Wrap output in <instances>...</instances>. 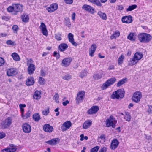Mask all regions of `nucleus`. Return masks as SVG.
I'll return each instance as SVG.
<instances>
[{
	"mask_svg": "<svg viewBox=\"0 0 152 152\" xmlns=\"http://www.w3.org/2000/svg\"><path fill=\"white\" fill-rule=\"evenodd\" d=\"M116 80L115 77L112 78L107 80L102 86L101 88L103 90L105 89L108 86L113 84Z\"/></svg>",
	"mask_w": 152,
	"mask_h": 152,
	"instance_id": "nucleus-6",
	"label": "nucleus"
},
{
	"mask_svg": "<svg viewBox=\"0 0 152 152\" xmlns=\"http://www.w3.org/2000/svg\"><path fill=\"white\" fill-rule=\"evenodd\" d=\"M124 56L123 55H121L119 57L118 59V64L120 65H121L123 62L124 59Z\"/></svg>",
	"mask_w": 152,
	"mask_h": 152,
	"instance_id": "nucleus-42",
	"label": "nucleus"
},
{
	"mask_svg": "<svg viewBox=\"0 0 152 152\" xmlns=\"http://www.w3.org/2000/svg\"><path fill=\"white\" fill-rule=\"evenodd\" d=\"M127 81V79L126 78H124L120 80L117 83V86L118 87L120 86L121 85L126 82Z\"/></svg>",
	"mask_w": 152,
	"mask_h": 152,
	"instance_id": "nucleus-41",
	"label": "nucleus"
},
{
	"mask_svg": "<svg viewBox=\"0 0 152 152\" xmlns=\"http://www.w3.org/2000/svg\"><path fill=\"white\" fill-rule=\"evenodd\" d=\"M45 82V80L42 77H39V82L40 85H43Z\"/></svg>",
	"mask_w": 152,
	"mask_h": 152,
	"instance_id": "nucleus-48",
	"label": "nucleus"
},
{
	"mask_svg": "<svg viewBox=\"0 0 152 152\" xmlns=\"http://www.w3.org/2000/svg\"><path fill=\"white\" fill-rule=\"evenodd\" d=\"M143 55L140 52H137L134 54L133 57L130 58L129 61L128 65L132 66L137 64L139 60L143 57Z\"/></svg>",
	"mask_w": 152,
	"mask_h": 152,
	"instance_id": "nucleus-2",
	"label": "nucleus"
},
{
	"mask_svg": "<svg viewBox=\"0 0 152 152\" xmlns=\"http://www.w3.org/2000/svg\"><path fill=\"white\" fill-rule=\"evenodd\" d=\"M40 74L42 76H45V73L43 70H41L40 72Z\"/></svg>",
	"mask_w": 152,
	"mask_h": 152,
	"instance_id": "nucleus-64",
	"label": "nucleus"
},
{
	"mask_svg": "<svg viewBox=\"0 0 152 152\" xmlns=\"http://www.w3.org/2000/svg\"><path fill=\"white\" fill-rule=\"evenodd\" d=\"M12 118L8 117L3 122L2 125V127L5 129L9 127L12 123Z\"/></svg>",
	"mask_w": 152,
	"mask_h": 152,
	"instance_id": "nucleus-8",
	"label": "nucleus"
},
{
	"mask_svg": "<svg viewBox=\"0 0 152 152\" xmlns=\"http://www.w3.org/2000/svg\"><path fill=\"white\" fill-rule=\"evenodd\" d=\"M105 141V136L104 135H101L98 139V141L101 143L104 142Z\"/></svg>",
	"mask_w": 152,
	"mask_h": 152,
	"instance_id": "nucleus-40",
	"label": "nucleus"
},
{
	"mask_svg": "<svg viewBox=\"0 0 152 152\" xmlns=\"http://www.w3.org/2000/svg\"><path fill=\"white\" fill-rule=\"evenodd\" d=\"M92 123V121L91 120H87L83 124V127L84 129H87L90 127Z\"/></svg>",
	"mask_w": 152,
	"mask_h": 152,
	"instance_id": "nucleus-26",
	"label": "nucleus"
},
{
	"mask_svg": "<svg viewBox=\"0 0 152 152\" xmlns=\"http://www.w3.org/2000/svg\"><path fill=\"white\" fill-rule=\"evenodd\" d=\"M34 82L33 77H30L27 78L26 84L28 86H31L33 85L34 83Z\"/></svg>",
	"mask_w": 152,
	"mask_h": 152,
	"instance_id": "nucleus-25",
	"label": "nucleus"
},
{
	"mask_svg": "<svg viewBox=\"0 0 152 152\" xmlns=\"http://www.w3.org/2000/svg\"><path fill=\"white\" fill-rule=\"evenodd\" d=\"M5 136V134L4 133L0 132V138L2 139Z\"/></svg>",
	"mask_w": 152,
	"mask_h": 152,
	"instance_id": "nucleus-57",
	"label": "nucleus"
},
{
	"mask_svg": "<svg viewBox=\"0 0 152 152\" xmlns=\"http://www.w3.org/2000/svg\"><path fill=\"white\" fill-rule=\"evenodd\" d=\"M97 47L95 44H92L91 48L89 49V55L90 56H94V53L95 52Z\"/></svg>",
	"mask_w": 152,
	"mask_h": 152,
	"instance_id": "nucleus-23",
	"label": "nucleus"
},
{
	"mask_svg": "<svg viewBox=\"0 0 152 152\" xmlns=\"http://www.w3.org/2000/svg\"><path fill=\"white\" fill-rule=\"evenodd\" d=\"M142 96L141 93L140 91H137L134 94L132 100L135 103H137L140 102Z\"/></svg>",
	"mask_w": 152,
	"mask_h": 152,
	"instance_id": "nucleus-7",
	"label": "nucleus"
},
{
	"mask_svg": "<svg viewBox=\"0 0 152 152\" xmlns=\"http://www.w3.org/2000/svg\"><path fill=\"white\" fill-rule=\"evenodd\" d=\"M72 125V123L69 121L64 123L61 127L62 131H64L69 129Z\"/></svg>",
	"mask_w": 152,
	"mask_h": 152,
	"instance_id": "nucleus-12",
	"label": "nucleus"
},
{
	"mask_svg": "<svg viewBox=\"0 0 152 152\" xmlns=\"http://www.w3.org/2000/svg\"><path fill=\"white\" fill-rule=\"evenodd\" d=\"M41 92L40 91H36L33 95V98L37 100L40 99L41 97Z\"/></svg>",
	"mask_w": 152,
	"mask_h": 152,
	"instance_id": "nucleus-27",
	"label": "nucleus"
},
{
	"mask_svg": "<svg viewBox=\"0 0 152 152\" xmlns=\"http://www.w3.org/2000/svg\"><path fill=\"white\" fill-rule=\"evenodd\" d=\"M124 91L123 90L119 89L114 92L111 96V98L113 99L122 98L124 96Z\"/></svg>",
	"mask_w": 152,
	"mask_h": 152,
	"instance_id": "nucleus-5",
	"label": "nucleus"
},
{
	"mask_svg": "<svg viewBox=\"0 0 152 152\" xmlns=\"http://www.w3.org/2000/svg\"><path fill=\"white\" fill-rule=\"evenodd\" d=\"M12 56L13 59L16 61H19L20 60L19 56L18 54L15 53H13L12 54Z\"/></svg>",
	"mask_w": 152,
	"mask_h": 152,
	"instance_id": "nucleus-35",
	"label": "nucleus"
},
{
	"mask_svg": "<svg viewBox=\"0 0 152 152\" xmlns=\"http://www.w3.org/2000/svg\"><path fill=\"white\" fill-rule=\"evenodd\" d=\"M97 14L103 20H106L107 19V16L105 13L99 11L98 12Z\"/></svg>",
	"mask_w": 152,
	"mask_h": 152,
	"instance_id": "nucleus-34",
	"label": "nucleus"
},
{
	"mask_svg": "<svg viewBox=\"0 0 152 152\" xmlns=\"http://www.w3.org/2000/svg\"><path fill=\"white\" fill-rule=\"evenodd\" d=\"M22 129L24 133H28L31 131V127L28 124L25 123L22 125Z\"/></svg>",
	"mask_w": 152,
	"mask_h": 152,
	"instance_id": "nucleus-10",
	"label": "nucleus"
},
{
	"mask_svg": "<svg viewBox=\"0 0 152 152\" xmlns=\"http://www.w3.org/2000/svg\"><path fill=\"white\" fill-rule=\"evenodd\" d=\"M39 28L43 35L46 36L48 35L47 30L46 26L44 23L43 22L41 23Z\"/></svg>",
	"mask_w": 152,
	"mask_h": 152,
	"instance_id": "nucleus-19",
	"label": "nucleus"
},
{
	"mask_svg": "<svg viewBox=\"0 0 152 152\" xmlns=\"http://www.w3.org/2000/svg\"><path fill=\"white\" fill-rule=\"evenodd\" d=\"M58 140H59L58 138H53L50 140L47 141L46 142L51 145H54L57 144Z\"/></svg>",
	"mask_w": 152,
	"mask_h": 152,
	"instance_id": "nucleus-28",
	"label": "nucleus"
},
{
	"mask_svg": "<svg viewBox=\"0 0 152 152\" xmlns=\"http://www.w3.org/2000/svg\"><path fill=\"white\" fill-rule=\"evenodd\" d=\"M135 34L134 33H130L127 36V39L132 41H134L135 39Z\"/></svg>",
	"mask_w": 152,
	"mask_h": 152,
	"instance_id": "nucleus-31",
	"label": "nucleus"
},
{
	"mask_svg": "<svg viewBox=\"0 0 152 152\" xmlns=\"http://www.w3.org/2000/svg\"><path fill=\"white\" fill-rule=\"evenodd\" d=\"M85 95V92L84 91H79L77 94L76 98V103L77 104L82 102L83 99Z\"/></svg>",
	"mask_w": 152,
	"mask_h": 152,
	"instance_id": "nucleus-11",
	"label": "nucleus"
},
{
	"mask_svg": "<svg viewBox=\"0 0 152 152\" xmlns=\"http://www.w3.org/2000/svg\"><path fill=\"white\" fill-rule=\"evenodd\" d=\"M99 149V146H96L91 149V152H97Z\"/></svg>",
	"mask_w": 152,
	"mask_h": 152,
	"instance_id": "nucleus-49",
	"label": "nucleus"
},
{
	"mask_svg": "<svg viewBox=\"0 0 152 152\" xmlns=\"http://www.w3.org/2000/svg\"><path fill=\"white\" fill-rule=\"evenodd\" d=\"M114 68L115 67L113 65H110L109 66L108 69L110 70H113L114 69Z\"/></svg>",
	"mask_w": 152,
	"mask_h": 152,
	"instance_id": "nucleus-58",
	"label": "nucleus"
},
{
	"mask_svg": "<svg viewBox=\"0 0 152 152\" xmlns=\"http://www.w3.org/2000/svg\"><path fill=\"white\" fill-rule=\"evenodd\" d=\"M69 41L72 43V44L75 46H77V44L74 41V35L71 33L68 34V36Z\"/></svg>",
	"mask_w": 152,
	"mask_h": 152,
	"instance_id": "nucleus-21",
	"label": "nucleus"
},
{
	"mask_svg": "<svg viewBox=\"0 0 152 152\" xmlns=\"http://www.w3.org/2000/svg\"><path fill=\"white\" fill-rule=\"evenodd\" d=\"M43 129L45 132L49 133L51 132L53 130V126L49 124H45L43 126Z\"/></svg>",
	"mask_w": 152,
	"mask_h": 152,
	"instance_id": "nucleus-20",
	"label": "nucleus"
},
{
	"mask_svg": "<svg viewBox=\"0 0 152 152\" xmlns=\"http://www.w3.org/2000/svg\"><path fill=\"white\" fill-rule=\"evenodd\" d=\"M148 112L149 113H150L152 112V106H149L148 108Z\"/></svg>",
	"mask_w": 152,
	"mask_h": 152,
	"instance_id": "nucleus-56",
	"label": "nucleus"
},
{
	"mask_svg": "<svg viewBox=\"0 0 152 152\" xmlns=\"http://www.w3.org/2000/svg\"><path fill=\"white\" fill-rule=\"evenodd\" d=\"M69 103V102L68 100H66L65 101L63 102L62 103L63 105L64 106H66V104Z\"/></svg>",
	"mask_w": 152,
	"mask_h": 152,
	"instance_id": "nucleus-59",
	"label": "nucleus"
},
{
	"mask_svg": "<svg viewBox=\"0 0 152 152\" xmlns=\"http://www.w3.org/2000/svg\"><path fill=\"white\" fill-rule=\"evenodd\" d=\"M119 143V142L117 139H115L113 140L110 145V148L112 150L115 149L118 146Z\"/></svg>",
	"mask_w": 152,
	"mask_h": 152,
	"instance_id": "nucleus-16",
	"label": "nucleus"
},
{
	"mask_svg": "<svg viewBox=\"0 0 152 152\" xmlns=\"http://www.w3.org/2000/svg\"><path fill=\"white\" fill-rule=\"evenodd\" d=\"M33 62L32 60L30 59L27 62V65H28V71L29 74H32L35 69V66L31 63Z\"/></svg>",
	"mask_w": 152,
	"mask_h": 152,
	"instance_id": "nucleus-9",
	"label": "nucleus"
},
{
	"mask_svg": "<svg viewBox=\"0 0 152 152\" xmlns=\"http://www.w3.org/2000/svg\"><path fill=\"white\" fill-rule=\"evenodd\" d=\"M58 4L56 3H53L50 7L46 8V10L49 12L51 13L56 10L58 8Z\"/></svg>",
	"mask_w": 152,
	"mask_h": 152,
	"instance_id": "nucleus-14",
	"label": "nucleus"
},
{
	"mask_svg": "<svg viewBox=\"0 0 152 152\" xmlns=\"http://www.w3.org/2000/svg\"><path fill=\"white\" fill-rule=\"evenodd\" d=\"M99 110L98 106H92L87 111V113L88 114H93L96 113Z\"/></svg>",
	"mask_w": 152,
	"mask_h": 152,
	"instance_id": "nucleus-17",
	"label": "nucleus"
},
{
	"mask_svg": "<svg viewBox=\"0 0 152 152\" xmlns=\"http://www.w3.org/2000/svg\"><path fill=\"white\" fill-rule=\"evenodd\" d=\"M72 61V59L71 57L65 58L62 61L61 65L62 66L67 67L69 65Z\"/></svg>",
	"mask_w": 152,
	"mask_h": 152,
	"instance_id": "nucleus-13",
	"label": "nucleus"
},
{
	"mask_svg": "<svg viewBox=\"0 0 152 152\" xmlns=\"http://www.w3.org/2000/svg\"><path fill=\"white\" fill-rule=\"evenodd\" d=\"M64 1L66 4H72L73 2V0H64Z\"/></svg>",
	"mask_w": 152,
	"mask_h": 152,
	"instance_id": "nucleus-52",
	"label": "nucleus"
},
{
	"mask_svg": "<svg viewBox=\"0 0 152 152\" xmlns=\"http://www.w3.org/2000/svg\"><path fill=\"white\" fill-rule=\"evenodd\" d=\"M49 113V108L48 107L46 109L43 110L42 112V114L44 115H47Z\"/></svg>",
	"mask_w": 152,
	"mask_h": 152,
	"instance_id": "nucleus-47",
	"label": "nucleus"
},
{
	"mask_svg": "<svg viewBox=\"0 0 152 152\" xmlns=\"http://www.w3.org/2000/svg\"><path fill=\"white\" fill-rule=\"evenodd\" d=\"M0 36L2 37H6L7 34L6 33H1L0 34Z\"/></svg>",
	"mask_w": 152,
	"mask_h": 152,
	"instance_id": "nucleus-61",
	"label": "nucleus"
},
{
	"mask_svg": "<svg viewBox=\"0 0 152 152\" xmlns=\"http://www.w3.org/2000/svg\"><path fill=\"white\" fill-rule=\"evenodd\" d=\"M21 18L22 21L24 22H28L29 19L28 15L26 14H23L21 16Z\"/></svg>",
	"mask_w": 152,
	"mask_h": 152,
	"instance_id": "nucleus-32",
	"label": "nucleus"
},
{
	"mask_svg": "<svg viewBox=\"0 0 152 152\" xmlns=\"http://www.w3.org/2000/svg\"><path fill=\"white\" fill-rule=\"evenodd\" d=\"M117 123V120L112 115L107 118L105 121L106 127H109L111 126L113 128L115 127V124Z\"/></svg>",
	"mask_w": 152,
	"mask_h": 152,
	"instance_id": "nucleus-4",
	"label": "nucleus"
},
{
	"mask_svg": "<svg viewBox=\"0 0 152 152\" xmlns=\"http://www.w3.org/2000/svg\"><path fill=\"white\" fill-rule=\"evenodd\" d=\"M61 34L59 33H57L55 35V38L58 41H60L62 39L61 37Z\"/></svg>",
	"mask_w": 152,
	"mask_h": 152,
	"instance_id": "nucleus-45",
	"label": "nucleus"
},
{
	"mask_svg": "<svg viewBox=\"0 0 152 152\" xmlns=\"http://www.w3.org/2000/svg\"><path fill=\"white\" fill-rule=\"evenodd\" d=\"M62 78L65 80H69L72 78V76L69 74H66L62 77Z\"/></svg>",
	"mask_w": 152,
	"mask_h": 152,
	"instance_id": "nucleus-37",
	"label": "nucleus"
},
{
	"mask_svg": "<svg viewBox=\"0 0 152 152\" xmlns=\"http://www.w3.org/2000/svg\"><path fill=\"white\" fill-rule=\"evenodd\" d=\"M123 9V7L122 5H119L118 7V9L119 10H121Z\"/></svg>",
	"mask_w": 152,
	"mask_h": 152,
	"instance_id": "nucleus-62",
	"label": "nucleus"
},
{
	"mask_svg": "<svg viewBox=\"0 0 152 152\" xmlns=\"http://www.w3.org/2000/svg\"><path fill=\"white\" fill-rule=\"evenodd\" d=\"M107 150V148L103 147L100 149L99 152H106Z\"/></svg>",
	"mask_w": 152,
	"mask_h": 152,
	"instance_id": "nucleus-53",
	"label": "nucleus"
},
{
	"mask_svg": "<svg viewBox=\"0 0 152 152\" xmlns=\"http://www.w3.org/2000/svg\"><path fill=\"white\" fill-rule=\"evenodd\" d=\"M9 12L12 15H17L18 12H22L23 10V6L19 4H12V6H10L7 8Z\"/></svg>",
	"mask_w": 152,
	"mask_h": 152,
	"instance_id": "nucleus-1",
	"label": "nucleus"
},
{
	"mask_svg": "<svg viewBox=\"0 0 152 152\" xmlns=\"http://www.w3.org/2000/svg\"><path fill=\"white\" fill-rule=\"evenodd\" d=\"M124 118L126 121L129 122L130 121L131 117L129 113L128 112H126L124 116Z\"/></svg>",
	"mask_w": 152,
	"mask_h": 152,
	"instance_id": "nucleus-36",
	"label": "nucleus"
},
{
	"mask_svg": "<svg viewBox=\"0 0 152 152\" xmlns=\"http://www.w3.org/2000/svg\"><path fill=\"white\" fill-rule=\"evenodd\" d=\"M6 43L8 45L15 46L16 45L15 42L11 40H7L6 42Z\"/></svg>",
	"mask_w": 152,
	"mask_h": 152,
	"instance_id": "nucleus-46",
	"label": "nucleus"
},
{
	"mask_svg": "<svg viewBox=\"0 0 152 152\" xmlns=\"http://www.w3.org/2000/svg\"><path fill=\"white\" fill-rule=\"evenodd\" d=\"M4 63V59L1 57H0V66L3 65Z\"/></svg>",
	"mask_w": 152,
	"mask_h": 152,
	"instance_id": "nucleus-55",
	"label": "nucleus"
},
{
	"mask_svg": "<svg viewBox=\"0 0 152 152\" xmlns=\"http://www.w3.org/2000/svg\"><path fill=\"white\" fill-rule=\"evenodd\" d=\"M16 150L15 148H7L2 150L1 152H14Z\"/></svg>",
	"mask_w": 152,
	"mask_h": 152,
	"instance_id": "nucleus-30",
	"label": "nucleus"
},
{
	"mask_svg": "<svg viewBox=\"0 0 152 152\" xmlns=\"http://www.w3.org/2000/svg\"><path fill=\"white\" fill-rule=\"evenodd\" d=\"M138 38L140 42L142 43L148 42L152 39V36L150 34L145 33L139 34Z\"/></svg>",
	"mask_w": 152,
	"mask_h": 152,
	"instance_id": "nucleus-3",
	"label": "nucleus"
},
{
	"mask_svg": "<svg viewBox=\"0 0 152 152\" xmlns=\"http://www.w3.org/2000/svg\"><path fill=\"white\" fill-rule=\"evenodd\" d=\"M68 47L67 45L65 43H61L58 47L60 51L61 52L64 51Z\"/></svg>",
	"mask_w": 152,
	"mask_h": 152,
	"instance_id": "nucleus-29",
	"label": "nucleus"
},
{
	"mask_svg": "<svg viewBox=\"0 0 152 152\" xmlns=\"http://www.w3.org/2000/svg\"><path fill=\"white\" fill-rule=\"evenodd\" d=\"M121 20L123 23H131L132 21V17L130 15L123 17Z\"/></svg>",
	"mask_w": 152,
	"mask_h": 152,
	"instance_id": "nucleus-24",
	"label": "nucleus"
},
{
	"mask_svg": "<svg viewBox=\"0 0 152 152\" xmlns=\"http://www.w3.org/2000/svg\"><path fill=\"white\" fill-rule=\"evenodd\" d=\"M82 8L85 10L89 12L92 13H93L94 11V9L92 7L87 4L84 5L83 6Z\"/></svg>",
	"mask_w": 152,
	"mask_h": 152,
	"instance_id": "nucleus-18",
	"label": "nucleus"
},
{
	"mask_svg": "<svg viewBox=\"0 0 152 152\" xmlns=\"http://www.w3.org/2000/svg\"><path fill=\"white\" fill-rule=\"evenodd\" d=\"M90 2L99 7H101L102 4L99 0H88Z\"/></svg>",
	"mask_w": 152,
	"mask_h": 152,
	"instance_id": "nucleus-33",
	"label": "nucleus"
},
{
	"mask_svg": "<svg viewBox=\"0 0 152 152\" xmlns=\"http://www.w3.org/2000/svg\"><path fill=\"white\" fill-rule=\"evenodd\" d=\"M104 76L103 72L101 71L94 74L93 77L94 80H98L102 78Z\"/></svg>",
	"mask_w": 152,
	"mask_h": 152,
	"instance_id": "nucleus-15",
	"label": "nucleus"
},
{
	"mask_svg": "<svg viewBox=\"0 0 152 152\" xmlns=\"http://www.w3.org/2000/svg\"><path fill=\"white\" fill-rule=\"evenodd\" d=\"M87 75V72L86 71L83 72H81L80 75V77L82 78H83Z\"/></svg>",
	"mask_w": 152,
	"mask_h": 152,
	"instance_id": "nucleus-51",
	"label": "nucleus"
},
{
	"mask_svg": "<svg viewBox=\"0 0 152 152\" xmlns=\"http://www.w3.org/2000/svg\"><path fill=\"white\" fill-rule=\"evenodd\" d=\"M20 108V109L23 108L25 107H26V105L25 104H20L19 105Z\"/></svg>",
	"mask_w": 152,
	"mask_h": 152,
	"instance_id": "nucleus-63",
	"label": "nucleus"
},
{
	"mask_svg": "<svg viewBox=\"0 0 152 152\" xmlns=\"http://www.w3.org/2000/svg\"><path fill=\"white\" fill-rule=\"evenodd\" d=\"M59 95L58 94L56 93L53 97V99L54 100H55V102L57 103H59L58 100Z\"/></svg>",
	"mask_w": 152,
	"mask_h": 152,
	"instance_id": "nucleus-43",
	"label": "nucleus"
},
{
	"mask_svg": "<svg viewBox=\"0 0 152 152\" xmlns=\"http://www.w3.org/2000/svg\"><path fill=\"white\" fill-rule=\"evenodd\" d=\"M31 116V111L30 110H28L26 114L25 115H24V114L22 116V117L23 119H26L27 118H28L29 117Z\"/></svg>",
	"mask_w": 152,
	"mask_h": 152,
	"instance_id": "nucleus-44",
	"label": "nucleus"
},
{
	"mask_svg": "<svg viewBox=\"0 0 152 152\" xmlns=\"http://www.w3.org/2000/svg\"><path fill=\"white\" fill-rule=\"evenodd\" d=\"M71 17L72 19L74 21L75 17V12L73 13Z\"/></svg>",
	"mask_w": 152,
	"mask_h": 152,
	"instance_id": "nucleus-60",
	"label": "nucleus"
},
{
	"mask_svg": "<svg viewBox=\"0 0 152 152\" xmlns=\"http://www.w3.org/2000/svg\"><path fill=\"white\" fill-rule=\"evenodd\" d=\"M115 37L116 38L117 37H118L120 35V32L118 31H115V33L113 34Z\"/></svg>",
	"mask_w": 152,
	"mask_h": 152,
	"instance_id": "nucleus-54",
	"label": "nucleus"
},
{
	"mask_svg": "<svg viewBox=\"0 0 152 152\" xmlns=\"http://www.w3.org/2000/svg\"><path fill=\"white\" fill-rule=\"evenodd\" d=\"M33 118L35 121H38L40 119V116L38 113H35L33 114Z\"/></svg>",
	"mask_w": 152,
	"mask_h": 152,
	"instance_id": "nucleus-38",
	"label": "nucleus"
},
{
	"mask_svg": "<svg viewBox=\"0 0 152 152\" xmlns=\"http://www.w3.org/2000/svg\"><path fill=\"white\" fill-rule=\"evenodd\" d=\"M17 73L16 69L14 68H12L7 70V75L9 76L16 75Z\"/></svg>",
	"mask_w": 152,
	"mask_h": 152,
	"instance_id": "nucleus-22",
	"label": "nucleus"
},
{
	"mask_svg": "<svg viewBox=\"0 0 152 152\" xmlns=\"http://www.w3.org/2000/svg\"><path fill=\"white\" fill-rule=\"evenodd\" d=\"M12 29L14 33H16L18 29V26L17 25H14L12 27Z\"/></svg>",
	"mask_w": 152,
	"mask_h": 152,
	"instance_id": "nucleus-50",
	"label": "nucleus"
},
{
	"mask_svg": "<svg viewBox=\"0 0 152 152\" xmlns=\"http://www.w3.org/2000/svg\"><path fill=\"white\" fill-rule=\"evenodd\" d=\"M137 7V6L135 4H133L131 6H129L126 9V11L129 12L132 11V10L136 8Z\"/></svg>",
	"mask_w": 152,
	"mask_h": 152,
	"instance_id": "nucleus-39",
	"label": "nucleus"
}]
</instances>
